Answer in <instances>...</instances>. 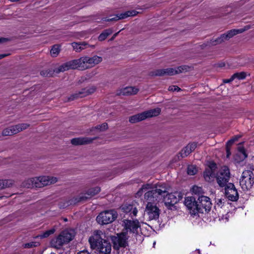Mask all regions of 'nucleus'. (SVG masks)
Instances as JSON below:
<instances>
[{"label":"nucleus","mask_w":254,"mask_h":254,"mask_svg":"<svg viewBox=\"0 0 254 254\" xmlns=\"http://www.w3.org/2000/svg\"><path fill=\"white\" fill-rule=\"evenodd\" d=\"M29 126V124L25 123L20 124L15 126H11L3 129L2 132V134L3 136L12 135L26 129Z\"/></svg>","instance_id":"9b49d317"},{"label":"nucleus","mask_w":254,"mask_h":254,"mask_svg":"<svg viewBox=\"0 0 254 254\" xmlns=\"http://www.w3.org/2000/svg\"><path fill=\"white\" fill-rule=\"evenodd\" d=\"M184 204L189 210L191 215L198 214L197 200L193 196H188L185 198Z\"/></svg>","instance_id":"ddd939ff"},{"label":"nucleus","mask_w":254,"mask_h":254,"mask_svg":"<svg viewBox=\"0 0 254 254\" xmlns=\"http://www.w3.org/2000/svg\"><path fill=\"white\" fill-rule=\"evenodd\" d=\"M161 112V109L159 108H156L153 109H150L142 112L144 119L149 118H152L158 116Z\"/></svg>","instance_id":"393cba45"},{"label":"nucleus","mask_w":254,"mask_h":254,"mask_svg":"<svg viewBox=\"0 0 254 254\" xmlns=\"http://www.w3.org/2000/svg\"><path fill=\"white\" fill-rule=\"evenodd\" d=\"M96 88L95 86L87 87L73 93L68 97L67 101H73L79 98H83L93 93Z\"/></svg>","instance_id":"f8f14e48"},{"label":"nucleus","mask_w":254,"mask_h":254,"mask_svg":"<svg viewBox=\"0 0 254 254\" xmlns=\"http://www.w3.org/2000/svg\"><path fill=\"white\" fill-rule=\"evenodd\" d=\"M230 179V171L227 167L224 166L218 173L216 176V180L220 187L227 186Z\"/></svg>","instance_id":"1a4fd4ad"},{"label":"nucleus","mask_w":254,"mask_h":254,"mask_svg":"<svg viewBox=\"0 0 254 254\" xmlns=\"http://www.w3.org/2000/svg\"><path fill=\"white\" fill-rule=\"evenodd\" d=\"M73 50L76 52L80 53L87 48L88 44L86 42H73L71 43Z\"/></svg>","instance_id":"a878e982"},{"label":"nucleus","mask_w":254,"mask_h":254,"mask_svg":"<svg viewBox=\"0 0 254 254\" xmlns=\"http://www.w3.org/2000/svg\"><path fill=\"white\" fill-rule=\"evenodd\" d=\"M127 237L125 233H122L117 236L112 238V240L115 249H119L120 247H125L127 244Z\"/></svg>","instance_id":"dca6fc26"},{"label":"nucleus","mask_w":254,"mask_h":254,"mask_svg":"<svg viewBox=\"0 0 254 254\" xmlns=\"http://www.w3.org/2000/svg\"><path fill=\"white\" fill-rule=\"evenodd\" d=\"M254 184V174L252 170L244 171L240 180V185L244 191L250 190Z\"/></svg>","instance_id":"423d86ee"},{"label":"nucleus","mask_w":254,"mask_h":254,"mask_svg":"<svg viewBox=\"0 0 254 254\" xmlns=\"http://www.w3.org/2000/svg\"><path fill=\"white\" fill-rule=\"evenodd\" d=\"M168 90H169V91H179L181 90V89L177 86L172 85V86H170L169 87Z\"/></svg>","instance_id":"79ce46f5"},{"label":"nucleus","mask_w":254,"mask_h":254,"mask_svg":"<svg viewBox=\"0 0 254 254\" xmlns=\"http://www.w3.org/2000/svg\"><path fill=\"white\" fill-rule=\"evenodd\" d=\"M138 12L135 10L127 11L124 13L117 14L114 15V17L111 18H103V20L105 21H117L120 19H123L126 18L129 16H135L137 14Z\"/></svg>","instance_id":"aec40b11"},{"label":"nucleus","mask_w":254,"mask_h":254,"mask_svg":"<svg viewBox=\"0 0 254 254\" xmlns=\"http://www.w3.org/2000/svg\"><path fill=\"white\" fill-rule=\"evenodd\" d=\"M149 190L154 191L158 198L160 200L164 198L165 195L168 192L169 187L164 183H157L155 185L146 184L142 186L137 192L136 195L140 196L144 191Z\"/></svg>","instance_id":"20e7f679"},{"label":"nucleus","mask_w":254,"mask_h":254,"mask_svg":"<svg viewBox=\"0 0 254 254\" xmlns=\"http://www.w3.org/2000/svg\"><path fill=\"white\" fill-rule=\"evenodd\" d=\"M233 78L238 79H243L246 78V74L244 72H237L232 75Z\"/></svg>","instance_id":"e433bc0d"},{"label":"nucleus","mask_w":254,"mask_h":254,"mask_svg":"<svg viewBox=\"0 0 254 254\" xmlns=\"http://www.w3.org/2000/svg\"><path fill=\"white\" fill-rule=\"evenodd\" d=\"M239 151L243 155L244 157L246 158L247 157V155L246 154L245 152V150L244 147H239Z\"/></svg>","instance_id":"c03bdc74"},{"label":"nucleus","mask_w":254,"mask_h":254,"mask_svg":"<svg viewBox=\"0 0 254 254\" xmlns=\"http://www.w3.org/2000/svg\"><path fill=\"white\" fill-rule=\"evenodd\" d=\"M97 137L89 138V137H77L74 138L71 140V143L74 145H81L87 144L91 143Z\"/></svg>","instance_id":"412c9836"},{"label":"nucleus","mask_w":254,"mask_h":254,"mask_svg":"<svg viewBox=\"0 0 254 254\" xmlns=\"http://www.w3.org/2000/svg\"><path fill=\"white\" fill-rule=\"evenodd\" d=\"M2 183L3 187V189H5L12 186V185L14 183V180L11 179L2 180Z\"/></svg>","instance_id":"72a5a7b5"},{"label":"nucleus","mask_w":254,"mask_h":254,"mask_svg":"<svg viewBox=\"0 0 254 254\" xmlns=\"http://www.w3.org/2000/svg\"><path fill=\"white\" fill-rule=\"evenodd\" d=\"M4 189L2 183V180H0V190Z\"/></svg>","instance_id":"864d4df0"},{"label":"nucleus","mask_w":254,"mask_h":254,"mask_svg":"<svg viewBox=\"0 0 254 254\" xmlns=\"http://www.w3.org/2000/svg\"><path fill=\"white\" fill-rule=\"evenodd\" d=\"M103 234V232L100 230H96L93 232L88 240L90 247L97 251L100 254H110L112 245L109 241L102 238Z\"/></svg>","instance_id":"f03ea898"},{"label":"nucleus","mask_w":254,"mask_h":254,"mask_svg":"<svg viewBox=\"0 0 254 254\" xmlns=\"http://www.w3.org/2000/svg\"><path fill=\"white\" fill-rule=\"evenodd\" d=\"M119 32L120 31L114 34L112 37L111 38L110 40H113L115 38V37L118 35Z\"/></svg>","instance_id":"603ef678"},{"label":"nucleus","mask_w":254,"mask_h":254,"mask_svg":"<svg viewBox=\"0 0 254 254\" xmlns=\"http://www.w3.org/2000/svg\"><path fill=\"white\" fill-rule=\"evenodd\" d=\"M221 40H222V42H224L226 40H228V38H227L226 34H222L220 37Z\"/></svg>","instance_id":"a18cd8bd"},{"label":"nucleus","mask_w":254,"mask_h":254,"mask_svg":"<svg viewBox=\"0 0 254 254\" xmlns=\"http://www.w3.org/2000/svg\"><path fill=\"white\" fill-rule=\"evenodd\" d=\"M122 210L126 213H129L131 217L135 216L137 213V209L131 204H124L122 206Z\"/></svg>","instance_id":"b1692460"},{"label":"nucleus","mask_w":254,"mask_h":254,"mask_svg":"<svg viewBox=\"0 0 254 254\" xmlns=\"http://www.w3.org/2000/svg\"><path fill=\"white\" fill-rule=\"evenodd\" d=\"M197 172V169L195 166L190 165L188 167V174L189 175H194Z\"/></svg>","instance_id":"4c0bfd02"},{"label":"nucleus","mask_w":254,"mask_h":254,"mask_svg":"<svg viewBox=\"0 0 254 254\" xmlns=\"http://www.w3.org/2000/svg\"><path fill=\"white\" fill-rule=\"evenodd\" d=\"M77 254H90L87 250H83L78 252Z\"/></svg>","instance_id":"09e8293b"},{"label":"nucleus","mask_w":254,"mask_h":254,"mask_svg":"<svg viewBox=\"0 0 254 254\" xmlns=\"http://www.w3.org/2000/svg\"><path fill=\"white\" fill-rule=\"evenodd\" d=\"M39 245V243L38 242H31L28 243L24 244L23 245V247L24 248H31L33 247H36Z\"/></svg>","instance_id":"58836bf2"},{"label":"nucleus","mask_w":254,"mask_h":254,"mask_svg":"<svg viewBox=\"0 0 254 254\" xmlns=\"http://www.w3.org/2000/svg\"><path fill=\"white\" fill-rule=\"evenodd\" d=\"M198 214H207L211 209L212 203L209 197L201 195L197 198Z\"/></svg>","instance_id":"6e6552de"},{"label":"nucleus","mask_w":254,"mask_h":254,"mask_svg":"<svg viewBox=\"0 0 254 254\" xmlns=\"http://www.w3.org/2000/svg\"><path fill=\"white\" fill-rule=\"evenodd\" d=\"M188 148H189V151L192 152L193 151L197 146V143L196 142H192L188 144Z\"/></svg>","instance_id":"a19ab883"},{"label":"nucleus","mask_w":254,"mask_h":254,"mask_svg":"<svg viewBox=\"0 0 254 254\" xmlns=\"http://www.w3.org/2000/svg\"><path fill=\"white\" fill-rule=\"evenodd\" d=\"M164 72V69H158L151 71L150 73V75L151 76H164L165 75Z\"/></svg>","instance_id":"f704fd0d"},{"label":"nucleus","mask_w":254,"mask_h":254,"mask_svg":"<svg viewBox=\"0 0 254 254\" xmlns=\"http://www.w3.org/2000/svg\"><path fill=\"white\" fill-rule=\"evenodd\" d=\"M203 176L205 180L208 182L213 181L215 177V173L211 168H208L205 170L203 173Z\"/></svg>","instance_id":"bb28decb"},{"label":"nucleus","mask_w":254,"mask_h":254,"mask_svg":"<svg viewBox=\"0 0 254 254\" xmlns=\"http://www.w3.org/2000/svg\"><path fill=\"white\" fill-rule=\"evenodd\" d=\"M118 216L114 210H106L101 212L96 218L97 222L101 225L108 224L114 221Z\"/></svg>","instance_id":"0eeeda50"},{"label":"nucleus","mask_w":254,"mask_h":254,"mask_svg":"<svg viewBox=\"0 0 254 254\" xmlns=\"http://www.w3.org/2000/svg\"><path fill=\"white\" fill-rule=\"evenodd\" d=\"M8 55L6 54H0V59H1L5 57H6Z\"/></svg>","instance_id":"5fc2aeb1"},{"label":"nucleus","mask_w":254,"mask_h":254,"mask_svg":"<svg viewBox=\"0 0 254 254\" xmlns=\"http://www.w3.org/2000/svg\"><path fill=\"white\" fill-rule=\"evenodd\" d=\"M246 29H233L228 31L226 34L227 38L229 40L234 36L237 35L238 33H241L245 31Z\"/></svg>","instance_id":"7c9ffc66"},{"label":"nucleus","mask_w":254,"mask_h":254,"mask_svg":"<svg viewBox=\"0 0 254 254\" xmlns=\"http://www.w3.org/2000/svg\"><path fill=\"white\" fill-rule=\"evenodd\" d=\"M190 151H189V148H188V145L184 147L180 152V154L182 158L188 156L190 153Z\"/></svg>","instance_id":"c9c22d12"},{"label":"nucleus","mask_w":254,"mask_h":254,"mask_svg":"<svg viewBox=\"0 0 254 254\" xmlns=\"http://www.w3.org/2000/svg\"><path fill=\"white\" fill-rule=\"evenodd\" d=\"M225 194L229 200L233 201L237 200L239 198L238 191L232 183H229L225 187Z\"/></svg>","instance_id":"4468645a"},{"label":"nucleus","mask_w":254,"mask_h":254,"mask_svg":"<svg viewBox=\"0 0 254 254\" xmlns=\"http://www.w3.org/2000/svg\"><path fill=\"white\" fill-rule=\"evenodd\" d=\"M226 152H227V157H228L230 154V149L229 147L226 146Z\"/></svg>","instance_id":"8fccbe9b"},{"label":"nucleus","mask_w":254,"mask_h":254,"mask_svg":"<svg viewBox=\"0 0 254 254\" xmlns=\"http://www.w3.org/2000/svg\"><path fill=\"white\" fill-rule=\"evenodd\" d=\"M57 180V178L54 177L40 176L25 180L22 183V186L27 188H42L54 184Z\"/></svg>","instance_id":"7ed1b4c3"},{"label":"nucleus","mask_w":254,"mask_h":254,"mask_svg":"<svg viewBox=\"0 0 254 254\" xmlns=\"http://www.w3.org/2000/svg\"><path fill=\"white\" fill-rule=\"evenodd\" d=\"M125 228L127 232L132 233H137L140 228L139 223L137 220H125L124 221Z\"/></svg>","instance_id":"a211bd4d"},{"label":"nucleus","mask_w":254,"mask_h":254,"mask_svg":"<svg viewBox=\"0 0 254 254\" xmlns=\"http://www.w3.org/2000/svg\"><path fill=\"white\" fill-rule=\"evenodd\" d=\"M145 211L149 220H156L159 218V209L156 205L148 203Z\"/></svg>","instance_id":"f3484780"},{"label":"nucleus","mask_w":254,"mask_h":254,"mask_svg":"<svg viewBox=\"0 0 254 254\" xmlns=\"http://www.w3.org/2000/svg\"><path fill=\"white\" fill-rule=\"evenodd\" d=\"M56 231V229L55 228H52L50 230H47L44 232L43 233L38 235L36 238H40L41 239L46 238L48 237L50 235L54 234Z\"/></svg>","instance_id":"2f4dec72"},{"label":"nucleus","mask_w":254,"mask_h":254,"mask_svg":"<svg viewBox=\"0 0 254 254\" xmlns=\"http://www.w3.org/2000/svg\"><path fill=\"white\" fill-rule=\"evenodd\" d=\"M8 41V39L4 38H0V43H3L4 42H6Z\"/></svg>","instance_id":"3c124183"},{"label":"nucleus","mask_w":254,"mask_h":254,"mask_svg":"<svg viewBox=\"0 0 254 254\" xmlns=\"http://www.w3.org/2000/svg\"><path fill=\"white\" fill-rule=\"evenodd\" d=\"M195 189H198V187H193V191H194V190H195Z\"/></svg>","instance_id":"6e6d98bb"},{"label":"nucleus","mask_w":254,"mask_h":254,"mask_svg":"<svg viewBox=\"0 0 254 254\" xmlns=\"http://www.w3.org/2000/svg\"><path fill=\"white\" fill-rule=\"evenodd\" d=\"M60 51V46L59 45H55L51 50V55L53 57H56L59 54Z\"/></svg>","instance_id":"473e14b6"},{"label":"nucleus","mask_w":254,"mask_h":254,"mask_svg":"<svg viewBox=\"0 0 254 254\" xmlns=\"http://www.w3.org/2000/svg\"><path fill=\"white\" fill-rule=\"evenodd\" d=\"M112 33L113 30L111 29H107L104 30L98 36V40L100 41L105 40Z\"/></svg>","instance_id":"c756f323"},{"label":"nucleus","mask_w":254,"mask_h":254,"mask_svg":"<svg viewBox=\"0 0 254 254\" xmlns=\"http://www.w3.org/2000/svg\"><path fill=\"white\" fill-rule=\"evenodd\" d=\"M222 40L220 39V37L216 38L215 40H211L210 41L207 42V43H205L201 45V48L204 49L207 46H215L218 44H220L222 43Z\"/></svg>","instance_id":"c85d7f7f"},{"label":"nucleus","mask_w":254,"mask_h":254,"mask_svg":"<svg viewBox=\"0 0 254 254\" xmlns=\"http://www.w3.org/2000/svg\"><path fill=\"white\" fill-rule=\"evenodd\" d=\"M147 190L148 191L144 194V198L145 200L148 201V203L152 204L160 201L157 196L155 194L154 191H153L152 190Z\"/></svg>","instance_id":"5701e85b"},{"label":"nucleus","mask_w":254,"mask_h":254,"mask_svg":"<svg viewBox=\"0 0 254 254\" xmlns=\"http://www.w3.org/2000/svg\"><path fill=\"white\" fill-rule=\"evenodd\" d=\"M182 198V193L180 192L176 191L170 193L167 192L163 199L166 206L171 207L179 202Z\"/></svg>","instance_id":"9d476101"},{"label":"nucleus","mask_w":254,"mask_h":254,"mask_svg":"<svg viewBox=\"0 0 254 254\" xmlns=\"http://www.w3.org/2000/svg\"><path fill=\"white\" fill-rule=\"evenodd\" d=\"M237 140V137H235L234 138H233V139H231L229 140L227 142V146H228V147L230 146Z\"/></svg>","instance_id":"37998d69"},{"label":"nucleus","mask_w":254,"mask_h":254,"mask_svg":"<svg viewBox=\"0 0 254 254\" xmlns=\"http://www.w3.org/2000/svg\"><path fill=\"white\" fill-rule=\"evenodd\" d=\"M95 129H98L101 131H104L108 128V124L107 123H103L95 127Z\"/></svg>","instance_id":"ea45409f"},{"label":"nucleus","mask_w":254,"mask_h":254,"mask_svg":"<svg viewBox=\"0 0 254 254\" xmlns=\"http://www.w3.org/2000/svg\"><path fill=\"white\" fill-rule=\"evenodd\" d=\"M144 120H145L144 116L142 112L141 113L137 114L136 115L130 117L129 119V122L130 123L134 124L140 121H143Z\"/></svg>","instance_id":"cd10ccee"},{"label":"nucleus","mask_w":254,"mask_h":254,"mask_svg":"<svg viewBox=\"0 0 254 254\" xmlns=\"http://www.w3.org/2000/svg\"><path fill=\"white\" fill-rule=\"evenodd\" d=\"M101 57L94 55L93 57L83 56L78 59L66 62L55 70L56 73L64 72L69 69L84 70L94 67L102 61Z\"/></svg>","instance_id":"f257e3e1"},{"label":"nucleus","mask_w":254,"mask_h":254,"mask_svg":"<svg viewBox=\"0 0 254 254\" xmlns=\"http://www.w3.org/2000/svg\"><path fill=\"white\" fill-rule=\"evenodd\" d=\"M138 91L139 89L137 87L128 86L121 89L118 94L124 96H130L136 94Z\"/></svg>","instance_id":"4be33fe9"},{"label":"nucleus","mask_w":254,"mask_h":254,"mask_svg":"<svg viewBox=\"0 0 254 254\" xmlns=\"http://www.w3.org/2000/svg\"><path fill=\"white\" fill-rule=\"evenodd\" d=\"M234 80V78H233V76L232 75V76L230 78L224 79L223 80V82L225 83H227L231 82V81H232Z\"/></svg>","instance_id":"de8ad7c7"},{"label":"nucleus","mask_w":254,"mask_h":254,"mask_svg":"<svg viewBox=\"0 0 254 254\" xmlns=\"http://www.w3.org/2000/svg\"><path fill=\"white\" fill-rule=\"evenodd\" d=\"M75 235L73 230H65L62 231L60 235L53 238L50 242L51 246L53 248L59 249L64 245L67 244L71 241Z\"/></svg>","instance_id":"39448f33"},{"label":"nucleus","mask_w":254,"mask_h":254,"mask_svg":"<svg viewBox=\"0 0 254 254\" xmlns=\"http://www.w3.org/2000/svg\"><path fill=\"white\" fill-rule=\"evenodd\" d=\"M190 67L188 65H181L176 68H167L164 69V75L172 76L177 74L183 72H186L189 70Z\"/></svg>","instance_id":"6ab92c4d"},{"label":"nucleus","mask_w":254,"mask_h":254,"mask_svg":"<svg viewBox=\"0 0 254 254\" xmlns=\"http://www.w3.org/2000/svg\"><path fill=\"white\" fill-rule=\"evenodd\" d=\"M101 191L99 187L92 188L88 190L85 193L80 194L76 198L77 202L85 201L98 194Z\"/></svg>","instance_id":"2eb2a0df"},{"label":"nucleus","mask_w":254,"mask_h":254,"mask_svg":"<svg viewBox=\"0 0 254 254\" xmlns=\"http://www.w3.org/2000/svg\"><path fill=\"white\" fill-rule=\"evenodd\" d=\"M222 199H218L216 200V205L218 206L221 207L222 204L223 203Z\"/></svg>","instance_id":"49530a36"}]
</instances>
